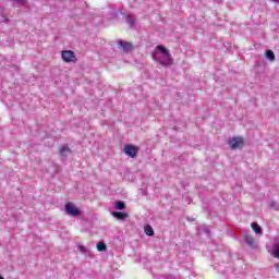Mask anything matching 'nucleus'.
Returning a JSON list of instances; mask_svg holds the SVG:
<instances>
[{"instance_id": "1", "label": "nucleus", "mask_w": 279, "mask_h": 279, "mask_svg": "<svg viewBox=\"0 0 279 279\" xmlns=\"http://www.w3.org/2000/svg\"><path fill=\"white\" fill-rule=\"evenodd\" d=\"M151 58L156 64L163 68L173 66L175 60L173 59V54L168 50L167 47L162 45L156 46L154 51L151 52Z\"/></svg>"}, {"instance_id": "2", "label": "nucleus", "mask_w": 279, "mask_h": 279, "mask_svg": "<svg viewBox=\"0 0 279 279\" xmlns=\"http://www.w3.org/2000/svg\"><path fill=\"white\" fill-rule=\"evenodd\" d=\"M227 145L232 151L243 149L245 147V137L241 135L231 136L227 141Z\"/></svg>"}, {"instance_id": "3", "label": "nucleus", "mask_w": 279, "mask_h": 279, "mask_svg": "<svg viewBox=\"0 0 279 279\" xmlns=\"http://www.w3.org/2000/svg\"><path fill=\"white\" fill-rule=\"evenodd\" d=\"M61 60L65 64H75L77 62V54L73 50H62Z\"/></svg>"}, {"instance_id": "4", "label": "nucleus", "mask_w": 279, "mask_h": 279, "mask_svg": "<svg viewBox=\"0 0 279 279\" xmlns=\"http://www.w3.org/2000/svg\"><path fill=\"white\" fill-rule=\"evenodd\" d=\"M64 213L65 215H69V217H81L82 215V210H80V207L71 202L65 203Z\"/></svg>"}, {"instance_id": "5", "label": "nucleus", "mask_w": 279, "mask_h": 279, "mask_svg": "<svg viewBox=\"0 0 279 279\" xmlns=\"http://www.w3.org/2000/svg\"><path fill=\"white\" fill-rule=\"evenodd\" d=\"M138 151H140V148L136 145L129 144L123 147V153L129 158H136L138 156Z\"/></svg>"}, {"instance_id": "6", "label": "nucleus", "mask_w": 279, "mask_h": 279, "mask_svg": "<svg viewBox=\"0 0 279 279\" xmlns=\"http://www.w3.org/2000/svg\"><path fill=\"white\" fill-rule=\"evenodd\" d=\"M243 238L248 247H252L253 250H256L258 247V242L256 241L254 235L244 232Z\"/></svg>"}, {"instance_id": "7", "label": "nucleus", "mask_w": 279, "mask_h": 279, "mask_svg": "<svg viewBox=\"0 0 279 279\" xmlns=\"http://www.w3.org/2000/svg\"><path fill=\"white\" fill-rule=\"evenodd\" d=\"M251 228L257 236H263V227L258 222H252Z\"/></svg>"}, {"instance_id": "8", "label": "nucleus", "mask_w": 279, "mask_h": 279, "mask_svg": "<svg viewBox=\"0 0 279 279\" xmlns=\"http://www.w3.org/2000/svg\"><path fill=\"white\" fill-rule=\"evenodd\" d=\"M268 252L275 257L279 259V242H276L268 248Z\"/></svg>"}, {"instance_id": "9", "label": "nucleus", "mask_w": 279, "mask_h": 279, "mask_svg": "<svg viewBox=\"0 0 279 279\" xmlns=\"http://www.w3.org/2000/svg\"><path fill=\"white\" fill-rule=\"evenodd\" d=\"M112 217H114V219H118V221H123V220L128 219L129 216L125 213L113 211Z\"/></svg>"}, {"instance_id": "10", "label": "nucleus", "mask_w": 279, "mask_h": 279, "mask_svg": "<svg viewBox=\"0 0 279 279\" xmlns=\"http://www.w3.org/2000/svg\"><path fill=\"white\" fill-rule=\"evenodd\" d=\"M119 47L123 49V51H132V43L128 41H118Z\"/></svg>"}, {"instance_id": "11", "label": "nucleus", "mask_w": 279, "mask_h": 279, "mask_svg": "<svg viewBox=\"0 0 279 279\" xmlns=\"http://www.w3.org/2000/svg\"><path fill=\"white\" fill-rule=\"evenodd\" d=\"M116 210H125V203L123 201H117L114 203Z\"/></svg>"}, {"instance_id": "12", "label": "nucleus", "mask_w": 279, "mask_h": 279, "mask_svg": "<svg viewBox=\"0 0 279 279\" xmlns=\"http://www.w3.org/2000/svg\"><path fill=\"white\" fill-rule=\"evenodd\" d=\"M144 232L147 236H154V228H151L149 225L144 227Z\"/></svg>"}, {"instance_id": "13", "label": "nucleus", "mask_w": 279, "mask_h": 279, "mask_svg": "<svg viewBox=\"0 0 279 279\" xmlns=\"http://www.w3.org/2000/svg\"><path fill=\"white\" fill-rule=\"evenodd\" d=\"M265 57L267 58V60H270V62H274V60H276V54L271 50H267Z\"/></svg>"}, {"instance_id": "14", "label": "nucleus", "mask_w": 279, "mask_h": 279, "mask_svg": "<svg viewBox=\"0 0 279 279\" xmlns=\"http://www.w3.org/2000/svg\"><path fill=\"white\" fill-rule=\"evenodd\" d=\"M96 247L98 252H106L108 250V246H106V243L104 242H98Z\"/></svg>"}, {"instance_id": "15", "label": "nucleus", "mask_w": 279, "mask_h": 279, "mask_svg": "<svg viewBox=\"0 0 279 279\" xmlns=\"http://www.w3.org/2000/svg\"><path fill=\"white\" fill-rule=\"evenodd\" d=\"M60 154L61 156H66L68 154H71V148H69V146H62L60 148Z\"/></svg>"}, {"instance_id": "16", "label": "nucleus", "mask_w": 279, "mask_h": 279, "mask_svg": "<svg viewBox=\"0 0 279 279\" xmlns=\"http://www.w3.org/2000/svg\"><path fill=\"white\" fill-rule=\"evenodd\" d=\"M77 250L81 252V254H88V248L82 244L77 245Z\"/></svg>"}, {"instance_id": "17", "label": "nucleus", "mask_w": 279, "mask_h": 279, "mask_svg": "<svg viewBox=\"0 0 279 279\" xmlns=\"http://www.w3.org/2000/svg\"><path fill=\"white\" fill-rule=\"evenodd\" d=\"M126 23H128V25H130V27H132V25H134V23H135L134 17H132V16H126Z\"/></svg>"}, {"instance_id": "18", "label": "nucleus", "mask_w": 279, "mask_h": 279, "mask_svg": "<svg viewBox=\"0 0 279 279\" xmlns=\"http://www.w3.org/2000/svg\"><path fill=\"white\" fill-rule=\"evenodd\" d=\"M276 272L279 274V263L275 265Z\"/></svg>"}, {"instance_id": "19", "label": "nucleus", "mask_w": 279, "mask_h": 279, "mask_svg": "<svg viewBox=\"0 0 279 279\" xmlns=\"http://www.w3.org/2000/svg\"><path fill=\"white\" fill-rule=\"evenodd\" d=\"M17 3H25L26 0H15Z\"/></svg>"}, {"instance_id": "20", "label": "nucleus", "mask_w": 279, "mask_h": 279, "mask_svg": "<svg viewBox=\"0 0 279 279\" xmlns=\"http://www.w3.org/2000/svg\"><path fill=\"white\" fill-rule=\"evenodd\" d=\"M270 1H272L274 3H279V0H270Z\"/></svg>"}, {"instance_id": "21", "label": "nucleus", "mask_w": 279, "mask_h": 279, "mask_svg": "<svg viewBox=\"0 0 279 279\" xmlns=\"http://www.w3.org/2000/svg\"><path fill=\"white\" fill-rule=\"evenodd\" d=\"M0 279H3V277L0 275Z\"/></svg>"}]
</instances>
